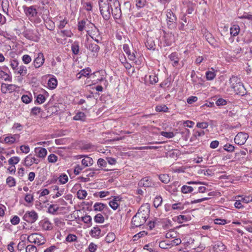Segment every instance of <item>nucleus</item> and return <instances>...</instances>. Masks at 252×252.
I'll return each mask as SVG.
<instances>
[{"mask_svg":"<svg viewBox=\"0 0 252 252\" xmlns=\"http://www.w3.org/2000/svg\"><path fill=\"white\" fill-rule=\"evenodd\" d=\"M240 200H241V202L243 203L247 204L252 201V196L249 195L248 196H245L244 197H242Z\"/></svg>","mask_w":252,"mask_h":252,"instance_id":"nucleus-62","label":"nucleus"},{"mask_svg":"<svg viewBox=\"0 0 252 252\" xmlns=\"http://www.w3.org/2000/svg\"><path fill=\"white\" fill-rule=\"evenodd\" d=\"M239 19H247L252 21V15L248 13H244L243 15L238 17Z\"/></svg>","mask_w":252,"mask_h":252,"instance_id":"nucleus-64","label":"nucleus"},{"mask_svg":"<svg viewBox=\"0 0 252 252\" xmlns=\"http://www.w3.org/2000/svg\"><path fill=\"white\" fill-rule=\"evenodd\" d=\"M22 60L25 64H28L32 61V58L29 55H23Z\"/></svg>","mask_w":252,"mask_h":252,"instance_id":"nucleus-55","label":"nucleus"},{"mask_svg":"<svg viewBox=\"0 0 252 252\" xmlns=\"http://www.w3.org/2000/svg\"><path fill=\"white\" fill-rule=\"evenodd\" d=\"M42 227L45 230H49L52 229V225L48 221H45L43 222Z\"/></svg>","mask_w":252,"mask_h":252,"instance_id":"nucleus-57","label":"nucleus"},{"mask_svg":"<svg viewBox=\"0 0 252 252\" xmlns=\"http://www.w3.org/2000/svg\"><path fill=\"white\" fill-rule=\"evenodd\" d=\"M40 160L39 159L34 157H31V155H28L25 158L24 165L29 167L33 163L38 164Z\"/></svg>","mask_w":252,"mask_h":252,"instance_id":"nucleus-12","label":"nucleus"},{"mask_svg":"<svg viewBox=\"0 0 252 252\" xmlns=\"http://www.w3.org/2000/svg\"><path fill=\"white\" fill-rule=\"evenodd\" d=\"M169 58L171 61L173 62L172 65L173 66H176L178 64L179 58L176 52H173L169 55Z\"/></svg>","mask_w":252,"mask_h":252,"instance_id":"nucleus-19","label":"nucleus"},{"mask_svg":"<svg viewBox=\"0 0 252 252\" xmlns=\"http://www.w3.org/2000/svg\"><path fill=\"white\" fill-rule=\"evenodd\" d=\"M216 76V74L215 72L208 71L206 72V79L208 80H213Z\"/></svg>","mask_w":252,"mask_h":252,"instance_id":"nucleus-53","label":"nucleus"},{"mask_svg":"<svg viewBox=\"0 0 252 252\" xmlns=\"http://www.w3.org/2000/svg\"><path fill=\"white\" fill-rule=\"evenodd\" d=\"M49 190L47 189L40 190L37 192V193L39 194V198H42V197L45 196L46 195L49 194Z\"/></svg>","mask_w":252,"mask_h":252,"instance_id":"nucleus-47","label":"nucleus"},{"mask_svg":"<svg viewBox=\"0 0 252 252\" xmlns=\"http://www.w3.org/2000/svg\"><path fill=\"white\" fill-rule=\"evenodd\" d=\"M90 71L91 69L89 68L83 69L76 74V77L78 79H80L82 76L86 77L89 75Z\"/></svg>","mask_w":252,"mask_h":252,"instance_id":"nucleus-21","label":"nucleus"},{"mask_svg":"<svg viewBox=\"0 0 252 252\" xmlns=\"http://www.w3.org/2000/svg\"><path fill=\"white\" fill-rule=\"evenodd\" d=\"M0 78L3 79L5 81H11L12 78L6 72L0 70Z\"/></svg>","mask_w":252,"mask_h":252,"instance_id":"nucleus-35","label":"nucleus"},{"mask_svg":"<svg viewBox=\"0 0 252 252\" xmlns=\"http://www.w3.org/2000/svg\"><path fill=\"white\" fill-rule=\"evenodd\" d=\"M34 152L39 158H44L47 154L46 149L41 147L35 148Z\"/></svg>","mask_w":252,"mask_h":252,"instance_id":"nucleus-17","label":"nucleus"},{"mask_svg":"<svg viewBox=\"0 0 252 252\" xmlns=\"http://www.w3.org/2000/svg\"><path fill=\"white\" fill-rule=\"evenodd\" d=\"M141 207L139 208V209L138 211V212L133 217L131 220V224L133 226V227H139L140 226L141 224V218L140 217V209Z\"/></svg>","mask_w":252,"mask_h":252,"instance_id":"nucleus-13","label":"nucleus"},{"mask_svg":"<svg viewBox=\"0 0 252 252\" xmlns=\"http://www.w3.org/2000/svg\"><path fill=\"white\" fill-rule=\"evenodd\" d=\"M244 41L247 43H250L252 41V33L247 32L244 38Z\"/></svg>","mask_w":252,"mask_h":252,"instance_id":"nucleus-63","label":"nucleus"},{"mask_svg":"<svg viewBox=\"0 0 252 252\" xmlns=\"http://www.w3.org/2000/svg\"><path fill=\"white\" fill-rule=\"evenodd\" d=\"M230 87L236 93L240 95L243 96L246 94V89L244 87L240 79L237 77L232 76L229 79Z\"/></svg>","mask_w":252,"mask_h":252,"instance_id":"nucleus-1","label":"nucleus"},{"mask_svg":"<svg viewBox=\"0 0 252 252\" xmlns=\"http://www.w3.org/2000/svg\"><path fill=\"white\" fill-rule=\"evenodd\" d=\"M23 220L28 222L32 223L38 219V215L34 211H28L23 216Z\"/></svg>","mask_w":252,"mask_h":252,"instance_id":"nucleus-6","label":"nucleus"},{"mask_svg":"<svg viewBox=\"0 0 252 252\" xmlns=\"http://www.w3.org/2000/svg\"><path fill=\"white\" fill-rule=\"evenodd\" d=\"M77 197L80 199H84L87 195V192L85 190L80 189L77 192Z\"/></svg>","mask_w":252,"mask_h":252,"instance_id":"nucleus-34","label":"nucleus"},{"mask_svg":"<svg viewBox=\"0 0 252 252\" xmlns=\"http://www.w3.org/2000/svg\"><path fill=\"white\" fill-rule=\"evenodd\" d=\"M18 68V70L15 72V74H19L21 76H24L27 73V69L25 66L21 65H20Z\"/></svg>","mask_w":252,"mask_h":252,"instance_id":"nucleus-22","label":"nucleus"},{"mask_svg":"<svg viewBox=\"0 0 252 252\" xmlns=\"http://www.w3.org/2000/svg\"><path fill=\"white\" fill-rule=\"evenodd\" d=\"M21 100L23 103L28 104L32 101V96H30L27 94H24L21 97Z\"/></svg>","mask_w":252,"mask_h":252,"instance_id":"nucleus-44","label":"nucleus"},{"mask_svg":"<svg viewBox=\"0 0 252 252\" xmlns=\"http://www.w3.org/2000/svg\"><path fill=\"white\" fill-rule=\"evenodd\" d=\"M101 230L98 226H95L90 232L91 235L93 237H98L100 235Z\"/></svg>","mask_w":252,"mask_h":252,"instance_id":"nucleus-26","label":"nucleus"},{"mask_svg":"<svg viewBox=\"0 0 252 252\" xmlns=\"http://www.w3.org/2000/svg\"><path fill=\"white\" fill-rule=\"evenodd\" d=\"M145 45L147 49L149 50H154L155 48V42L151 37L147 38V41L145 42Z\"/></svg>","mask_w":252,"mask_h":252,"instance_id":"nucleus-23","label":"nucleus"},{"mask_svg":"<svg viewBox=\"0 0 252 252\" xmlns=\"http://www.w3.org/2000/svg\"><path fill=\"white\" fill-rule=\"evenodd\" d=\"M17 87L14 84H6L2 83L1 85V91L3 94L11 93L15 91Z\"/></svg>","mask_w":252,"mask_h":252,"instance_id":"nucleus-9","label":"nucleus"},{"mask_svg":"<svg viewBox=\"0 0 252 252\" xmlns=\"http://www.w3.org/2000/svg\"><path fill=\"white\" fill-rule=\"evenodd\" d=\"M249 135L247 133L244 132H239L234 138L235 143L238 145H242L244 144L248 138Z\"/></svg>","mask_w":252,"mask_h":252,"instance_id":"nucleus-7","label":"nucleus"},{"mask_svg":"<svg viewBox=\"0 0 252 252\" xmlns=\"http://www.w3.org/2000/svg\"><path fill=\"white\" fill-rule=\"evenodd\" d=\"M143 249L146 251H149V252H157L155 249L153 248V246L152 244H147L144 246Z\"/></svg>","mask_w":252,"mask_h":252,"instance_id":"nucleus-58","label":"nucleus"},{"mask_svg":"<svg viewBox=\"0 0 252 252\" xmlns=\"http://www.w3.org/2000/svg\"><path fill=\"white\" fill-rule=\"evenodd\" d=\"M214 249L216 252H221L225 249V246L220 242H217L214 246Z\"/></svg>","mask_w":252,"mask_h":252,"instance_id":"nucleus-20","label":"nucleus"},{"mask_svg":"<svg viewBox=\"0 0 252 252\" xmlns=\"http://www.w3.org/2000/svg\"><path fill=\"white\" fill-rule=\"evenodd\" d=\"M37 248L35 246L29 245L26 248V252H36Z\"/></svg>","mask_w":252,"mask_h":252,"instance_id":"nucleus-59","label":"nucleus"},{"mask_svg":"<svg viewBox=\"0 0 252 252\" xmlns=\"http://www.w3.org/2000/svg\"><path fill=\"white\" fill-rule=\"evenodd\" d=\"M57 80L56 78H52L48 81V85L50 89H54L57 86Z\"/></svg>","mask_w":252,"mask_h":252,"instance_id":"nucleus-29","label":"nucleus"},{"mask_svg":"<svg viewBox=\"0 0 252 252\" xmlns=\"http://www.w3.org/2000/svg\"><path fill=\"white\" fill-rule=\"evenodd\" d=\"M116 236L114 233L113 232H109L107 235L106 237H105V241L108 243H110L112 242H113L115 239Z\"/></svg>","mask_w":252,"mask_h":252,"instance_id":"nucleus-32","label":"nucleus"},{"mask_svg":"<svg viewBox=\"0 0 252 252\" xmlns=\"http://www.w3.org/2000/svg\"><path fill=\"white\" fill-rule=\"evenodd\" d=\"M161 135L164 137H165L168 138H171L174 136V134L172 132H165L162 131L161 132Z\"/></svg>","mask_w":252,"mask_h":252,"instance_id":"nucleus-61","label":"nucleus"},{"mask_svg":"<svg viewBox=\"0 0 252 252\" xmlns=\"http://www.w3.org/2000/svg\"><path fill=\"white\" fill-rule=\"evenodd\" d=\"M193 190V188L192 187L188 186L187 185L183 186L181 188V191L183 193H190Z\"/></svg>","mask_w":252,"mask_h":252,"instance_id":"nucleus-36","label":"nucleus"},{"mask_svg":"<svg viewBox=\"0 0 252 252\" xmlns=\"http://www.w3.org/2000/svg\"><path fill=\"white\" fill-rule=\"evenodd\" d=\"M223 149L228 152H233L235 150V147L230 144H226L223 146Z\"/></svg>","mask_w":252,"mask_h":252,"instance_id":"nucleus-50","label":"nucleus"},{"mask_svg":"<svg viewBox=\"0 0 252 252\" xmlns=\"http://www.w3.org/2000/svg\"><path fill=\"white\" fill-rule=\"evenodd\" d=\"M167 22L169 27L173 26L174 24L177 21V18L175 15L173 13L171 10H168L166 14Z\"/></svg>","mask_w":252,"mask_h":252,"instance_id":"nucleus-11","label":"nucleus"},{"mask_svg":"<svg viewBox=\"0 0 252 252\" xmlns=\"http://www.w3.org/2000/svg\"><path fill=\"white\" fill-rule=\"evenodd\" d=\"M81 220L85 223L87 224H92V218L89 215H86L82 217Z\"/></svg>","mask_w":252,"mask_h":252,"instance_id":"nucleus-54","label":"nucleus"},{"mask_svg":"<svg viewBox=\"0 0 252 252\" xmlns=\"http://www.w3.org/2000/svg\"><path fill=\"white\" fill-rule=\"evenodd\" d=\"M15 135H12V136H7L4 139V141L5 143L6 144H13L15 140H16V138L15 137Z\"/></svg>","mask_w":252,"mask_h":252,"instance_id":"nucleus-37","label":"nucleus"},{"mask_svg":"<svg viewBox=\"0 0 252 252\" xmlns=\"http://www.w3.org/2000/svg\"><path fill=\"white\" fill-rule=\"evenodd\" d=\"M80 157L81 158H85L82 160L81 161L82 165L85 167L91 166L93 164L94 161L91 158L87 156H81Z\"/></svg>","mask_w":252,"mask_h":252,"instance_id":"nucleus-18","label":"nucleus"},{"mask_svg":"<svg viewBox=\"0 0 252 252\" xmlns=\"http://www.w3.org/2000/svg\"><path fill=\"white\" fill-rule=\"evenodd\" d=\"M86 115L84 113L82 112H78L76 115L73 117L74 120H81L84 121L85 119Z\"/></svg>","mask_w":252,"mask_h":252,"instance_id":"nucleus-33","label":"nucleus"},{"mask_svg":"<svg viewBox=\"0 0 252 252\" xmlns=\"http://www.w3.org/2000/svg\"><path fill=\"white\" fill-rule=\"evenodd\" d=\"M118 200H119V197H115L113 200L110 201L109 203L110 206L114 210H116L119 206L117 202Z\"/></svg>","mask_w":252,"mask_h":252,"instance_id":"nucleus-27","label":"nucleus"},{"mask_svg":"<svg viewBox=\"0 0 252 252\" xmlns=\"http://www.w3.org/2000/svg\"><path fill=\"white\" fill-rule=\"evenodd\" d=\"M28 240L30 243L37 244L38 245H42L45 244L46 240L44 237L38 233H32L28 237Z\"/></svg>","mask_w":252,"mask_h":252,"instance_id":"nucleus-3","label":"nucleus"},{"mask_svg":"<svg viewBox=\"0 0 252 252\" xmlns=\"http://www.w3.org/2000/svg\"><path fill=\"white\" fill-rule=\"evenodd\" d=\"M205 37L206 40L211 45L216 46V45H214L215 39L212 36V35L210 33H207V34L205 35Z\"/></svg>","mask_w":252,"mask_h":252,"instance_id":"nucleus-49","label":"nucleus"},{"mask_svg":"<svg viewBox=\"0 0 252 252\" xmlns=\"http://www.w3.org/2000/svg\"><path fill=\"white\" fill-rule=\"evenodd\" d=\"M71 50L73 54L74 55H78L79 52V45L78 42L75 41L71 45Z\"/></svg>","mask_w":252,"mask_h":252,"instance_id":"nucleus-28","label":"nucleus"},{"mask_svg":"<svg viewBox=\"0 0 252 252\" xmlns=\"http://www.w3.org/2000/svg\"><path fill=\"white\" fill-rule=\"evenodd\" d=\"M156 110L157 112H166L168 111V108L165 105H158L156 107Z\"/></svg>","mask_w":252,"mask_h":252,"instance_id":"nucleus-51","label":"nucleus"},{"mask_svg":"<svg viewBox=\"0 0 252 252\" xmlns=\"http://www.w3.org/2000/svg\"><path fill=\"white\" fill-rule=\"evenodd\" d=\"M164 38L166 45L170 46L173 42V36L171 34H166L164 35Z\"/></svg>","mask_w":252,"mask_h":252,"instance_id":"nucleus-25","label":"nucleus"},{"mask_svg":"<svg viewBox=\"0 0 252 252\" xmlns=\"http://www.w3.org/2000/svg\"><path fill=\"white\" fill-rule=\"evenodd\" d=\"M89 35L91 38L94 39L97 43H100V41L99 38L100 39H101L100 33L99 30L96 28V27H95V29L94 30H92L91 34Z\"/></svg>","mask_w":252,"mask_h":252,"instance_id":"nucleus-16","label":"nucleus"},{"mask_svg":"<svg viewBox=\"0 0 252 252\" xmlns=\"http://www.w3.org/2000/svg\"><path fill=\"white\" fill-rule=\"evenodd\" d=\"M94 220L96 223H103L104 221V218L102 214L99 213L96 214L94 218Z\"/></svg>","mask_w":252,"mask_h":252,"instance_id":"nucleus-41","label":"nucleus"},{"mask_svg":"<svg viewBox=\"0 0 252 252\" xmlns=\"http://www.w3.org/2000/svg\"><path fill=\"white\" fill-rule=\"evenodd\" d=\"M118 6L115 4H112L111 10V14H112L114 19H119L122 15V12L120 7V3L117 4Z\"/></svg>","mask_w":252,"mask_h":252,"instance_id":"nucleus-8","label":"nucleus"},{"mask_svg":"<svg viewBox=\"0 0 252 252\" xmlns=\"http://www.w3.org/2000/svg\"><path fill=\"white\" fill-rule=\"evenodd\" d=\"M46 98L44 95L41 94L37 95L35 103L37 102L39 104H42L45 102Z\"/></svg>","mask_w":252,"mask_h":252,"instance_id":"nucleus-46","label":"nucleus"},{"mask_svg":"<svg viewBox=\"0 0 252 252\" xmlns=\"http://www.w3.org/2000/svg\"><path fill=\"white\" fill-rule=\"evenodd\" d=\"M99 7L100 13L104 20L108 21L111 18V10L112 5L108 0H99Z\"/></svg>","mask_w":252,"mask_h":252,"instance_id":"nucleus-2","label":"nucleus"},{"mask_svg":"<svg viewBox=\"0 0 252 252\" xmlns=\"http://www.w3.org/2000/svg\"><path fill=\"white\" fill-rule=\"evenodd\" d=\"M67 176L65 174H61L59 177V181L61 184H64L68 181Z\"/></svg>","mask_w":252,"mask_h":252,"instance_id":"nucleus-45","label":"nucleus"},{"mask_svg":"<svg viewBox=\"0 0 252 252\" xmlns=\"http://www.w3.org/2000/svg\"><path fill=\"white\" fill-rule=\"evenodd\" d=\"M65 240L67 242H75L77 240V237L75 235L69 234L66 236Z\"/></svg>","mask_w":252,"mask_h":252,"instance_id":"nucleus-48","label":"nucleus"},{"mask_svg":"<svg viewBox=\"0 0 252 252\" xmlns=\"http://www.w3.org/2000/svg\"><path fill=\"white\" fill-rule=\"evenodd\" d=\"M19 63L16 59L11 60L10 61V65L13 70L14 73L18 70Z\"/></svg>","mask_w":252,"mask_h":252,"instance_id":"nucleus-31","label":"nucleus"},{"mask_svg":"<svg viewBox=\"0 0 252 252\" xmlns=\"http://www.w3.org/2000/svg\"><path fill=\"white\" fill-rule=\"evenodd\" d=\"M159 180L163 183L167 184L170 181V177L168 174H162L159 176Z\"/></svg>","mask_w":252,"mask_h":252,"instance_id":"nucleus-42","label":"nucleus"},{"mask_svg":"<svg viewBox=\"0 0 252 252\" xmlns=\"http://www.w3.org/2000/svg\"><path fill=\"white\" fill-rule=\"evenodd\" d=\"M6 184L9 187H14L16 184L15 179L11 176H9L6 179Z\"/></svg>","mask_w":252,"mask_h":252,"instance_id":"nucleus-39","label":"nucleus"},{"mask_svg":"<svg viewBox=\"0 0 252 252\" xmlns=\"http://www.w3.org/2000/svg\"><path fill=\"white\" fill-rule=\"evenodd\" d=\"M86 47L89 51L93 53L94 56H97V53L100 49L99 46L98 45L95 43H90L88 44Z\"/></svg>","mask_w":252,"mask_h":252,"instance_id":"nucleus-14","label":"nucleus"},{"mask_svg":"<svg viewBox=\"0 0 252 252\" xmlns=\"http://www.w3.org/2000/svg\"><path fill=\"white\" fill-rule=\"evenodd\" d=\"M145 207L146 208L145 210L147 213V216L143 217L145 220L144 224H143V228H146L148 230H151L154 227H155V222L151 219H149V213H150V208L148 204H147Z\"/></svg>","mask_w":252,"mask_h":252,"instance_id":"nucleus-4","label":"nucleus"},{"mask_svg":"<svg viewBox=\"0 0 252 252\" xmlns=\"http://www.w3.org/2000/svg\"><path fill=\"white\" fill-rule=\"evenodd\" d=\"M41 109L40 107H34L32 109L31 113L33 115L36 116L38 115L41 112Z\"/></svg>","mask_w":252,"mask_h":252,"instance_id":"nucleus-60","label":"nucleus"},{"mask_svg":"<svg viewBox=\"0 0 252 252\" xmlns=\"http://www.w3.org/2000/svg\"><path fill=\"white\" fill-rule=\"evenodd\" d=\"M23 8L26 15L31 21H32V19L37 15V11L35 6L32 5L29 7L25 6Z\"/></svg>","mask_w":252,"mask_h":252,"instance_id":"nucleus-5","label":"nucleus"},{"mask_svg":"<svg viewBox=\"0 0 252 252\" xmlns=\"http://www.w3.org/2000/svg\"><path fill=\"white\" fill-rule=\"evenodd\" d=\"M20 161V158L18 157H13L8 160V163L10 165L14 166L15 164L18 163Z\"/></svg>","mask_w":252,"mask_h":252,"instance_id":"nucleus-43","label":"nucleus"},{"mask_svg":"<svg viewBox=\"0 0 252 252\" xmlns=\"http://www.w3.org/2000/svg\"><path fill=\"white\" fill-rule=\"evenodd\" d=\"M143 187L153 188L155 187V184L150 177H146L143 178Z\"/></svg>","mask_w":252,"mask_h":252,"instance_id":"nucleus-15","label":"nucleus"},{"mask_svg":"<svg viewBox=\"0 0 252 252\" xmlns=\"http://www.w3.org/2000/svg\"><path fill=\"white\" fill-rule=\"evenodd\" d=\"M162 202V199L161 197L160 196H157L156 197H155L154 200V206L156 208H158L161 205Z\"/></svg>","mask_w":252,"mask_h":252,"instance_id":"nucleus-38","label":"nucleus"},{"mask_svg":"<svg viewBox=\"0 0 252 252\" xmlns=\"http://www.w3.org/2000/svg\"><path fill=\"white\" fill-rule=\"evenodd\" d=\"M55 205L54 204L50 205L48 208V213L51 214H55L57 211L59 210V207L55 208Z\"/></svg>","mask_w":252,"mask_h":252,"instance_id":"nucleus-52","label":"nucleus"},{"mask_svg":"<svg viewBox=\"0 0 252 252\" xmlns=\"http://www.w3.org/2000/svg\"><path fill=\"white\" fill-rule=\"evenodd\" d=\"M44 61L43 54L40 52L38 53L37 57L33 61V64L35 68H39L43 64Z\"/></svg>","mask_w":252,"mask_h":252,"instance_id":"nucleus-10","label":"nucleus"},{"mask_svg":"<svg viewBox=\"0 0 252 252\" xmlns=\"http://www.w3.org/2000/svg\"><path fill=\"white\" fill-rule=\"evenodd\" d=\"M105 207H107V206L102 203H95L94 205V210L95 211H101Z\"/></svg>","mask_w":252,"mask_h":252,"instance_id":"nucleus-30","label":"nucleus"},{"mask_svg":"<svg viewBox=\"0 0 252 252\" xmlns=\"http://www.w3.org/2000/svg\"><path fill=\"white\" fill-rule=\"evenodd\" d=\"M204 134L205 132L203 130H201L200 131H195L193 136L191 137L190 140H195V139L199 137L203 136V135H204Z\"/></svg>","mask_w":252,"mask_h":252,"instance_id":"nucleus-40","label":"nucleus"},{"mask_svg":"<svg viewBox=\"0 0 252 252\" xmlns=\"http://www.w3.org/2000/svg\"><path fill=\"white\" fill-rule=\"evenodd\" d=\"M58 157L55 154H50L48 157V160L49 162L55 163L57 161Z\"/></svg>","mask_w":252,"mask_h":252,"instance_id":"nucleus-56","label":"nucleus"},{"mask_svg":"<svg viewBox=\"0 0 252 252\" xmlns=\"http://www.w3.org/2000/svg\"><path fill=\"white\" fill-rule=\"evenodd\" d=\"M230 30L231 35L235 36L239 34L240 29L238 25H234L230 28Z\"/></svg>","mask_w":252,"mask_h":252,"instance_id":"nucleus-24","label":"nucleus"}]
</instances>
